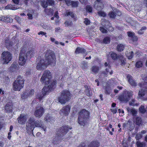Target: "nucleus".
Instances as JSON below:
<instances>
[{"instance_id":"a878e982","label":"nucleus","mask_w":147,"mask_h":147,"mask_svg":"<svg viewBox=\"0 0 147 147\" xmlns=\"http://www.w3.org/2000/svg\"><path fill=\"white\" fill-rule=\"evenodd\" d=\"M86 50L83 48L77 47L75 51V53L76 54L80 53H85Z\"/></svg>"},{"instance_id":"37998d69","label":"nucleus","mask_w":147,"mask_h":147,"mask_svg":"<svg viewBox=\"0 0 147 147\" xmlns=\"http://www.w3.org/2000/svg\"><path fill=\"white\" fill-rule=\"evenodd\" d=\"M111 56L113 59L115 60L117 58V55L115 53H112Z\"/></svg>"},{"instance_id":"13d9d810","label":"nucleus","mask_w":147,"mask_h":147,"mask_svg":"<svg viewBox=\"0 0 147 147\" xmlns=\"http://www.w3.org/2000/svg\"><path fill=\"white\" fill-rule=\"evenodd\" d=\"M66 4L68 5L69 6L71 5L72 1L70 0H65Z\"/></svg>"},{"instance_id":"49530a36","label":"nucleus","mask_w":147,"mask_h":147,"mask_svg":"<svg viewBox=\"0 0 147 147\" xmlns=\"http://www.w3.org/2000/svg\"><path fill=\"white\" fill-rule=\"evenodd\" d=\"M142 134L141 133H139L138 134L136 135V138L137 140H139L142 137Z\"/></svg>"},{"instance_id":"39448f33","label":"nucleus","mask_w":147,"mask_h":147,"mask_svg":"<svg viewBox=\"0 0 147 147\" xmlns=\"http://www.w3.org/2000/svg\"><path fill=\"white\" fill-rule=\"evenodd\" d=\"M24 81L23 79L20 76L18 77L16 80L13 83V89L15 91H20L23 88Z\"/></svg>"},{"instance_id":"69168bd1","label":"nucleus","mask_w":147,"mask_h":147,"mask_svg":"<svg viewBox=\"0 0 147 147\" xmlns=\"http://www.w3.org/2000/svg\"><path fill=\"white\" fill-rule=\"evenodd\" d=\"M118 58L121 61V60H124L125 59V58L122 55H120L118 57Z\"/></svg>"},{"instance_id":"79ce46f5","label":"nucleus","mask_w":147,"mask_h":147,"mask_svg":"<svg viewBox=\"0 0 147 147\" xmlns=\"http://www.w3.org/2000/svg\"><path fill=\"white\" fill-rule=\"evenodd\" d=\"M110 38L109 37H106L103 40V42L105 44H108L110 42Z\"/></svg>"},{"instance_id":"6e6552de","label":"nucleus","mask_w":147,"mask_h":147,"mask_svg":"<svg viewBox=\"0 0 147 147\" xmlns=\"http://www.w3.org/2000/svg\"><path fill=\"white\" fill-rule=\"evenodd\" d=\"M1 57L3 63L7 64L11 59V54L9 52L4 51L2 53Z\"/></svg>"},{"instance_id":"473e14b6","label":"nucleus","mask_w":147,"mask_h":147,"mask_svg":"<svg viewBox=\"0 0 147 147\" xmlns=\"http://www.w3.org/2000/svg\"><path fill=\"white\" fill-rule=\"evenodd\" d=\"M17 67V65L16 63H13L10 67V69L11 71L13 72L16 69Z\"/></svg>"},{"instance_id":"864d4df0","label":"nucleus","mask_w":147,"mask_h":147,"mask_svg":"<svg viewBox=\"0 0 147 147\" xmlns=\"http://www.w3.org/2000/svg\"><path fill=\"white\" fill-rule=\"evenodd\" d=\"M12 21V19L10 18L9 17H6V19L5 20V22H10Z\"/></svg>"},{"instance_id":"423d86ee","label":"nucleus","mask_w":147,"mask_h":147,"mask_svg":"<svg viewBox=\"0 0 147 147\" xmlns=\"http://www.w3.org/2000/svg\"><path fill=\"white\" fill-rule=\"evenodd\" d=\"M51 74L49 70H45L42 76L40 81L42 84L46 85L49 83V82L51 81Z\"/></svg>"},{"instance_id":"f3484780","label":"nucleus","mask_w":147,"mask_h":147,"mask_svg":"<svg viewBox=\"0 0 147 147\" xmlns=\"http://www.w3.org/2000/svg\"><path fill=\"white\" fill-rule=\"evenodd\" d=\"M27 119L26 116L23 114H21L20 117L18 118V123L21 124H24L25 123Z\"/></svg>"},{"instance_id":"4468645a","label":"nucleus","mask_w":147,"mask_h":147,"mask_svg":"<svg viewBox=\"0 0 147 147\" xmlns=\"http://www.w3.org/2000/svg\"><path fill=\"white\" fill-rule=\"evenodd\" d=\"M34 93V90H25L23 94L22 95V98L23 99H25L28 97L31 96Z\"/></svg>"},{"instance_id":"b1692460","label":"nucleus","mask_w":147,"mask_h":147,"mask_svg":"<svg viewBox=\"0 0 147 147\" xmlns=\"http://www.w3.org/2000/svg\"><path fill=\"white\" fill-rule=\"evenodd\" d=\"M13 43V42H11L8 38L6 39L5 44L7 48H10L12 46Z\"/></svg>"},{"instance_id":"774afa93","label":"nucleus","mask_w":147,"mask_h":147,"mask_svg":"<svg viewBox=\"0 0 147 147\" xmlns=\"http://www.w3.org/2000/svg\"><path fill=\"white\" fill-rule=\"evenodd\" d=\"M111 110L113 113L114 114L116 113H117V110L115 108H113L111 109Z\"/></svg>"},{"instance_id":"6e6d98bb","label":"nucleus","mask_w":147,"mask_h":147,"mask_svg":"<svg viewBox=\"0 0 147 147\" xmlns=\"http://www.w3.org/2000/svg\"><path fill=\"white\" fill-rule=\"evenodd\" d=\"M86 10L90 12H91L92 11V7L89 5H88L86 7Z\"/></svg>"},{"instance_id":"c03bdc74","label":"nucleus","mask_w":147,"mask_h":147,"mask_svg":"<svg viewBox=\"0 0 147 147\" xmlns=\"http://www.w3.org/2000/svg\"><path fill=\"white\" fill-rule=\"evenodd\" d=\"M142 62L141 61H139L136 62V67L138 68H140L142 67Z\"/></svg>"},{"instance_id":"f257e3e1","label":"nucleus","mask_w":147,"mask_h":147,"mask_svg":"<svg viewBox=\"0 0 147 147\" xmlns=\"http://www.w3.org/2000/svg\"><path fill=\"white\" fill-rule=\"evenodd\" d=\"M35 126L40 127L44 131L46 130V127L43 125L40 121L37 120L35 121L33 117H31L29 119L26 126V129L28 133L31 132L33 130Z\"/></svg>"},{"instance_id":"9b49d317","label":"nucleus","mask_w":147,"mask_h":147,"mask_svg":"<svg viewBox=\"0 0 147 147\" xmlns=\"http://www.w3.org/2000/svg\"><path fill=\"white\" fill-rule=\"evenodd\" d=\"M69 128V127L67 126H62L57 131V135H60L61 136L63 137L67 132Z\"/></svg>"},{"instance_id":"603ef678","label":"nucleus","mask_w":147,"mask_h":147,"mask_svg":"<svg viewBox=\"0 0 147 147\" xmlns=\"http://www.w3.org/2000/svg\"><path fill=\"white\" fill-rule=\"evenodd\" d=\"M134 53L133 51H131L129 53V55L128 56V58L129 59H131L133 56Z\"/></svg>"},{"instance_id":"aec40b11","label":"nucleus","mask_w":147,"mask_h":147,"mask_svg":"<svg viewBox=\"0 0 147 147\" xmlns=\"http://www.w3.org/2000/svg\"><path fill=\"white\" fill-rule=\"evenodd\" d=\"M13 104L11 102H8L5 107V110L7 113H10L12 111L13 109Z\"/></svg>"},{"instance_id":"ddd939ff","label":"nucleus","mask_w":147,"mask_h":147,"mask_svg":"<svg viewBox=\"0 0 147 147\" xmlns=\"http://www.w3.org/2000/svg\"><path fill=\"white\" fill-rule=\"evenodd\" d=\"M47 65H48L46 63V61L42 59L37 63L36 69L39 70H43L46 68Z\"/></svg>"},{"instance_id":"bb28decb","label":"nucleus","mask_w":147,"mask_h":147,"mask_svg":"<svg viewBox=\"0 0 147 147\" xmlns=\"http://www.w3.org/2000/svg\"><path fill=\"white\" fill-rule=\"evenodd\" d=\"M104 88L105 90V92L106 93L109 94L110 92V90L109 88V86L107 84L105 83L103 85Z\"/></svg>"},{"instance_id":"2eb2a0df","label":"nucleus","mask_w":147,"mask_h":147,"mask_svg":"<svg viewBox=\"0 0 147 147\" xmlns=\"http://www.w3.org/2000/svg\"><path fill=\"white\" fill-rule=\"evenodd\" d=\"M138 96L140 98L144 100H147V92L146 90L141 89L138 93Z\"/></svg>"},{"instance_id":"2f4dec72","label":"nucleus","mask_w":147,"mask_h":147,"mask_svg":"<svg viewBox=\"0 0 147 147\" xmlns=\"http://www.w3.org/2000/svg\"><path fill=\"white\" fill-rule=\"evenodd\" d=\"M147 28L146 26L142 27L138 31V33L140 35L143 34L144 31L146 30Z\"/></svg>"},{"instance_id":"a18cd8bd","label":"nucleus","mask_w":147,"mask_h":147,"mask_svg":"<svg viewBox=\"0 0 147 147\" xmlns=\"http://www.w3.org/2000/svg\"><path fill=\"white\" fill-rule=\"evenodd\" d=\"M71 4L72 7H76L78 6V1H72L71 3Z\"/></svg>"},{"instance_id":"6ab92c4d","label":"nucleus","mask_w":147,"mask_h":147,"mask_svg":"<svg viewBox=\"0 0 147 147\" xmlns=\"http://www.w3.org/2000/svg\"><path fill=\"white\" fill-rule=\"evenodd\" d=\"M62 137L60 135H57V133L56 136L53 140V143L54 144H56L58 143L60 141L63 140Z\"/></svg>"},{"instance_id":"de8ad7c7","label":"nucleus","mask_w":147,"mask_h":147,"mask_svg":"<svg viewBox=\"0 0 147 147\" xmlns=\"http://www.w3.org/2000/svg\"><path fill=\"white\" fill-rule=\"evenodd\" d=\"M127 33L128 36L129 37H130L131 38L135 35L134 33L131 31L128 32Z\"/></svg>"},{"instance_id":"680f3d73","label":"nucleus","mask_w":147,"mask_h":147,"mask_svg":"<svg viewBox=\"0 0 147 147\" xmlns=\"http://www.w3.org/2000/svg\"><path fill=\"white\" fill-rule=\"evenodd\" d=\"M133 41H136L138 40V38L137 36L134 35L133 37L131 38Z\"/></svg>"},{"instance_id":"cd10ccee","label":"nucleus","mask_w":147,"mask_h":147,"mask_svg":"<svg viewBox=\"0 0 147 147\" xmlns=\"http://www.w3.org/2000/svg\"><path fill=\"white\" fill-rule=\"evenodd\" d=\"M91 71L94 73H97L99 71V67L96 65L93 66L91 68Z\"/></svg>"},{"instance_id":"5fc2aeb1","label":"nucleus","mask_w":147,"mask_h":147,"mask_svg":"<svg viewBox=\"0 0 147 147\" xmlns=\"http://www.w3.org/2000/svg\"><path fill=\"white\" fill-rule=\"evenodd\" d=\"M66 14L67 16H70L72 18H74V14L71 12H67Z\"/></svg>"},{"instance_id":"72a5a7b5","label":"nucleus","mask_w":147,"mask_h":147,"mask_svg":"<svg viewBox=\"0 0 147 147\" xmlns=\"http://www.w3.org/2000/svg\"><path fill=\"white\" fill-rule=\"evenodd\" d=\"M141 119L140 117H137L135 119V122L136 124L138 125H139L142 123Z\"/></svg>"},{"instance_id":"1a4fd4ad","label":"nucleus","mask_w":147,"mask_h":147,"mask_svg":"<svg viewBox=\"0 0 147 147\" xmlns=\"http://www.w3.org/2000/svg\"><path fill=\"white\" fill-rule=\"evenodd\" d=\"M27 58L26 51L24 49H22L19 54V63L20 65H23L25 64Z\"/></svg>"},{"instance_id":"0e129e2a","label":"nucleus","mask_w":147,"mask_h":147,"mask_svg":"<svg viewBox=\"0 0 147 147\" xmlns=\"http://www.w3.org/2000/svg\"><path fill=\"white\" fill-rule=\"evenodd\" d=\"M46 34V32H43L42 31H40L38 33V35L41 34L42 35H45V37H47V35H45Z\"/></svg>"},{"instance_id":"4d7b16f0","label":"nucleus","mask_w":147,"mask_h":147,"mask_svg":"<svg viewBox=\"0 0 147 147\" xmlns=\"http://www.w3.org/2000/svg\"><path fill=\"white\" fill-rule=\"evenodd\" d=\"M47 1L49 5H54V1L53 0H47Z\"/></svg>"},{"instance_id":"e433bc0d","label":"nucleus","mask_w":147,"mask_h":147,"mask_svg":"<svg viewBox=\"0 0 147 147\" xmlns=\"http://www.w3.org/2000/svg\"><path fill=\"white\" fill-rule=\"evenodd\" d=\"M108 15L111 18H114L116 16V13L113 11H110Z\"/></svg>"},{"instance_id":"dca6fc26","label":"nucleus","mask_w":147,"mask_h":147,"mask_svg":"<svg viewBox=\"0 0 147 147\" xmlns=\"http://www.w3.org/2000/svg\"><path fill=\"white\" fill-rule=\"evenodd\" d=\"M70 110V107L69 105H66L64 106L60 110L59 113L61 115H64L65 116L67 115L69 113Z\"/></svg>"},{"instance_id":"8fccbe9b","label":"nucleus","mask_w":147,"mask_h":147,"mask_svg":"<svg viewBox=\"0 0 147 147\" xmlns=\"http://www.w3.org/2000/svg\"><path fill=\"white\" fill-rule=\"evenodd\" d=\"M84 22L86 25H88L90 24V22L88 18H86L84 19Z\"/></svg>"},{"instance_id":"e2e57ef3","label":"nucleus","mask_w":147,"mask_h":147,"mask_svg":"<svg viewBox=\"0 0 147 147\" xmlns=\"http://www.w3.org/2000/svg\"><path fill=\"white\" fill-rule=\"evenodd\" d=\"M12 5L11 4L5 6V9H11Z\"/></svg>"},{"instance_id":"bf43d9fd","label":"nucleus","mask_w":147,"mask_h":147,"mask_svg":"<svg viewBox=\"0 0 147 147\" xmlns=\"http://www.w3.org/2000/svg\"><path fill=\"white\" fill-rule=\"evenodd\" d=\"M135 102V100L134 99L132 100L129 102V105L131 106H134Z\"/></svg>"},{"instance_id":"a19ab883","label":"nucleus","mask_w":147,"mask_h":147,"mask_svg":"<svg viewBox=\"0 0 147 147\" xmlns=\"http://www.w3.org/2000/svg\"><path fill=\"white\" fill-rule=\"evenodd\" d=\"M139 111L140 112L142 113H144L146 111V109L144 108V106L142 105L139 108Z\"/></svg>"},{"instance_id":"ea45409f","label":"nucleus","mask_w":147,"mask_h":147,"mask_svg":"<svg viewBox=\"0 0 147 147\" xmlns=\"http://www.w3.org/2000/svg\"><path fill=\"white\" fill-rule=\"evenodd\" d=\"M106 72H103V74L105 75H107L109 72V74L110 75H111L113 74V71L110 69H107L106 68Z\"/></svg>"},{"instance_id":"338daca9","label":"nucleus","mask_w":147,"mask_h":147,"mask_svg":"<svg viewBox=\"0 0 147 147\" xmlns=\"http://www.w3.org/2000/svg\"><path fill=\"white\" fill-rule=\"evenodd\" d=\"M121 64L123 66H124L126 63V60L125 59L121 60Z\"/></svg>"},{"instance_id":"f704fd0d","label":"nucleus","mask_w":147,"mask_h":147,"mask_svg":"<svg viewBox=\"0 0 147 147\" xmlns=\"http://www.w3.org/2000/svg\"><path fill=\"white\" fill-rule=\"evenodd\" d=\"M98 15L100 16L103 17H105L106 16V14L105 12L102 11H100L98 12Z\"/></svg>"},{"instance_id":"7c9ffc66","label":"nucleus","mask_w":147,"mask_h":147,"mask_svg":"<svg viewBox=\"0 0 147 147\" xmlns=\"http://www.w3.org/2000/svg\"><path fill=\"white\" fill-rule=\"evenodd\" d=\"M117 48L118 51H121L124 50V46L121 44H119L117 46Z\"/></svg>"},{"instance_id":"58836bf2","label":"nucleus","mask_w":147,"mask_h":147,"mask_svg":"<svg viewBox=\"0 0 147 147\" xmlns=\"http://www.w3.org/2000/svg\"><path fill=\"white\" fill-rule=\"evenodd\" d=\"M41 5L44 8H46L48 5V2L45 1H42L41 2Z\"/></svg>"},{"instance_id":"5701e85b","label":"nucleus","mask_w":147,"mask_h":147,"mask_svg":"<svg viewBox=\"0 0 147 147\" xmlns=\"http://www.w3.org/2000/svg\"><path fill=\"white\" fill-rule=\"evenodd\" d=\"M94 3V7L97 10H99L103 8V5L102 2H98L97 3H96L95 2Z\"/></svg>"},{"instance_id":"20e7f679","label":"nucleus","mask_w":147,"mask_h":147,"mask_svg":"<svg viewBox=\"0 0 147 147\" xmlns=\"http://www.w3.org/2000/svg\"><path fill=\"white\" fill-rule=\"evenodd\" d=\"M71 95L69 92L67 90H64L62 91L58 97L59 102L61 104H65L70 99Z\"/></svg>"},{"instance_id":"f03ea898","label":"nucleus","mask_w":147,"mask_h":147,"mask_svg":"<svg viewBox=\"0 0 147 147\" xmlns=\"http://www.w3.org/2000/svg\"><path fill=\"white\" fill-rule=\"evenodd\" d=\"M89 113L85 109H83L80 111L78 119V123L81 126L86 125L88 120Z\"/></svg>"},{"instance_id":"c9c22d12","label":"nucleus","mask_w":147,"mask_h":147,"mask_svg":"<svg viewBox=\"0 0 147 147\" xmlns=\"http://www.w3.org/2000/svg\"><path fill=\"white\" fill-rule=\"evenodd\" d=\"M34 50H30L26 54V55L27 56H30L31 57H33L34 55Z\"/></svg>"},{"instance_id":"412c9836","label":"nucleus","mask_w":147,"mask_h":147,"mask_svg":"<svg viewBox=\"0 0 147 147\" xmlns=\"http://www.w3.org/2000/svg\"><path fill=\"white\" fill-rule=\"evenodd\" d=\"M126 109L129 113L131 114L134 116H136L137 114V111L133 108H130L129 107H127L126 108Z\"/></svg>"},{"instance_id":"09e8293b","label":"nucleus","mask_w":147,"mask_h":147,"mask_svg":"<svg viewBox=\"0 0 147 147\" xmlns=\"http://www.w3.org/2000/svg\"><path fill=\"white\" fill-rule=\"evenodd\" d=\"M100 30L103 33H106L107 32V30L102 27H100Z\"/></svg>"},{"instance_id":"7ed1b4c3","label":"nucleus","mask_w":147,"mask_h":147,"mask_svg":"<svg viewBox=\"0 0 147 147\" xmlns=\"http://www.w3.org/2000/svg\"><path fill=\"white\" fill-rule=\"evenodd\" d=\"M45 58L46 63L48 65H50L54 66L56 63V58L54 52L50 50H47L46 52Z\"/></svg>"},{"instance_id":"0eeeda50","label":"nucleus","mask_w":147,"mask_h":147,"mask_svg":"<svg viewBox=\"0 0 147 147\" xmlns=\"http://www.w3.org/2000/svg\"><path fill=\"white\" fill-rule=\"evenodd\" d=\"M133 93L132 91H126L124 94L119 96V99L121 101L127 102L130 99Z\"/></svg>"},{"instance_id":"c756f323","label":"nucleus","mask_w":147,"mask_h":147,"mask_svg":"<svg viewBox=\"0 0 147 147\" xmlns=\"http://www.w3.org/2000/svg\"><path fill=\"white\" fill-rule=\"evenodd\" d=\"M81 67L83 69H85L87 68L88 67L87 62L83 61L81 63Z\"/></svg>"},{"instance_id":"4c0bfd02","label":"nucleus","mask_w":147,"mask_h":147,"mask_svg":"<svg viewBox=\"0 0 147 147\" xmlns=\"http://www.w3.org/2000/svg\"><path fill=\"white\" fill-rule=\"evenodd\" d=\"M136 144L138 147H143L145 145V144L143 142H140L139 141H138L136 142Z\"/></svg>"},{"instance_id":"3c124183","label":"nucleus","mask_w":147,"mask_h":147,"mask_svg":"<svg viewBox=\"0 0 147 147\" xmlns=\"http://www.w3.org/2000/svg\"><path fill=\"white\" fill-rule=\"evenodd\" d=\"M42 27L44 29L47 30H49L51 29V27L46 24H44Z\"/></svg>"},{"instance_id":"393cba45","label":"nucleus","mask_w":147,"mask_h":147,"mask_svg":"<svg viewBox=\"0 0 147 147\" xmlns=\"http://www.w3.org/2000/svg\"><path fill=\"white\" fill-rule=\"evenodd\" d=\"M99 145V143L97 141L91 142L88 145V147H98Z\"/></svg>"},{"instance_id":"052dcab7","label":"nucleus","mask_w":147,"mask_h":147,"mask_svg":"<svg viewBox=\"0 0 147 147\" xmlns=\"http://www.w3.org/2000/svg\"><path fill=\"white\" fill-rule=\"evenodd\" d=\"M15 19L18 22H20L21 19L19 16H16L15 18Z\"/></svg>"},{"instance_id":"c85d7f7f","label":"nucleus","mask_w":147,"mask_h":147,"mask_svg":"<svg viewBox=\"0 0 147 147\" xmlns=\"http://www.w3.org/2000/svg\"><path fill=\"white\" fill-rule=\"evenodd\" d=\"M45 12L46 14L48 15H52L53 14V11L51 9H45Z\"/></svg>"},{"instance_id":"a211bd4d","label":"nucleus","mask_w":147,"mask_h":147,"mask_svg":"<svg viewBox=\"0 0 147 147\" xmlns=\"http://www.w3.org/2000/svg\"><path fill=\"white\" fill-rule=\"evenodd\" d=\"M126 77L128 82L131 85L134 86H136V83L133 80V77L131 76L128 74L127 75Z\"/></svg>"},{"instance_id":"f8f14e48","label":"nucleus","mask_w":147,"mask_h":147,"mask_svg":"<svg viewBox=\"0 0 147 147\" xmlns=\"http://www.w3.org/2000/svg\"><path fill=\"white\" fill-rule=\"evenodd\" d=\"M44 113V109L42 107L38 106L36 107L34 114L36 117L40 118Z\"/></svg>"},{"instance_id":"9d476101","label":"nucleus","mask_w":147,"mask_h":147,"mask_svg":"<svg viewBox=\"0 0 147 147\" xmlns=\"http://www.w3.org/2000/svg\"><path fill=\"white\" fill-rule=\"evenodd\" d=\"M42 90V94H38L36 96L37 98L40 100H42L45 95L48 94L50 92L52 91L51 89L48 86L44 87Z\"/></svg>"},{"instance_id":"4be33fe9","label":"nucleus","mask_w":147,"mask_h":147,"mask_svg":"<svg viewBox=\"0 0 147 147\" xmlns=\"http://www.w3.org/2000/svg\"><path fill=\"white\" fill-rule=\"evenodd\" d=\"M49 84L48 86L52 90L56 87V83L55 81H50L49 82V83L47 84Z\"/></svg>"}]
</instances>
